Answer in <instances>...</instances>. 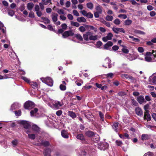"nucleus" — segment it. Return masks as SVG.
<instances>
[{"instance_id": "obj_1", "label": "nucleus", "mask_w": 156, "mask_h": 156, "mask_svg": "<svg viewBox=\"0 0 156 156\" xmlns=\"http://www.w3.org/2000/svg\"><path fill=\"white\" fill-rule=\"evenodd\" d=\"M40 79L43 82L50 86H52L53 85V81L50 77H42Z\"/></svg>"}, {"instance_id": "obj_2", "label": "nucleus", "mask_w": 156, "mask_h": 156, "mask_svg": "<svg viewBox=\"0 0 156 156\" xmlns=\"http://www.w3.org/2000/svg\"><path fill=\"white\" fill-rule=\"evenodd\" d=\"M24 107L25 109H31L35 107V104L31 101H29L24 103Z\"/></svg>"}, {"instance_id": "obj_3", "label": "nucleus", "mask_w": 156, "mask_h": 156, "mask_svg": "<svg viewBox=\"0 0 156 156\" xmlns=\"http://www.w3.org/2000/svg\"><path fill=\"white\" fill-rule=\"evenodd\" d=\"M109 147V144L106 142L100 143L98 147V148L101 150L104 151Z\"/></svg>"}, {"instance_id": "obj_4", "label": "nucleus", "mask_w": 156, "mask_h": 156, "mask_svg": "<svg viewBox=\"0 0 156 156\" xmlns=\"http://www.w3.org/2000/svg\"><path fill=\"white\" fill-rule=\"evenodd\" d=\"M74 34L71 30L66 31L62 34V37L64 38H66L69 36H73Z\"/></svg>"}, {"instance_id": "obj_5", "label": "nucleus", "mask_w": 156, "mask_h": 156, "mask_svg": "<svg viewBox=\"0 0 156 156\" xmlns=\"http://www.w3.org/2000/svg\"><path fill=\"white\" fill-rule=\"evenodd\" d=\"M20 123L22 125L24 128L26 129H30L31 127L30 124L27 121L22 120L20 122Z\"/></svg>"}, {"instance_id": "obj_6", "label": "nucleus", "mask_w": 156, "mask_h": 156, "mask_svg": "<svg viewBox=\"0 0 156 156\" xmlns=\"http://www.w3.org/2000/svg\"><path fill=\"white\" fill-rule=\"evenodd\" d=\"M111 61L109 58H107L105 59V62L103 65V66L105 68H107V66H108L109 68H111L112 67V64L111 63Z\"/></svg>"}, {"instance_id": "obj_7", "label": "nucleus", "mask_w": 156, "mask_h": 156, "mask_svg": "<svg viewBox=\"0 0 156 156\" xmlns=\"http://www.w3.org/2000/svg\"><path fill=\"white\" fill-rule=\"evenodd\" d=\"M61 134L62 136L64 138L68 139L69 137L67 131L65 129H63L61 131Z\"/></svg>"}, {"instance_id": "obj_8", "label": "nucleus", "mask_w": 156, "mask_h": 156, "mask_svg": "<svg viewBox=\"0 0 156 156\" xmlns=\"http://www.w3.org/2000/svg\"><path fill=\"white\" fill-rule=\"evenodd\" d=\"M144 120H147V121L151 120V118L149 113V111H146V112H144Z\"/></svg>"}, {"instance_id": "obj_9", "label": "nucleus", "mask_w": 156, "mask_h": 156, "mask_svg": "<svg viewBox=\"0 0 156 156\" xmlns=\"http://www.w3.org/2000/svg\"><path fill=\"white\" fill-rule=\"evenodd\" d=\"M84 27L86 28L87 30L90 31L91 30H94L95 32H96L97 31V28L94 27V26L90 25H88L85 24L84 25Z\"/></svg>"}, {"instance_id": "obj_10", "label": "nucleus", "mask_w": 156, "mask_h": 156, "mask_svg": "<svg viewBox=\"0 0 156 156\" xmlns=\"http://www.w3.org/2000/svg\"><path fill=\"white\" fill-rule=\"evenodd\" d=\"M136 113L137 115L139 116L142 115H143V111L141 108L139 107H137L135 109Z\"/></svg>"}, {"instance_id": "obj_11", "label": "nucleus", "mask_w": 156, "mask_h": 156, "mask_svg": "<svg viewBox=\"0 0 156 156\" xmlns=\"http://www.w3.org/2000/svg\"><path fill=\"white\" fill-rule=\"evenodd\" d=\"M136 100L140 104H142L144 102H146V101H145L144 96H143L140 95L137 98Z\"/></svg>"}, {"instance_id": "obj_12", "label": "nucleus", "mask_w": 156, "mask_h": 156, "mask_svg": "<svg viewBox=\"0 0 156 156\" xmlns=\"http://www.w3.org/2000/svg\"><path fill=\"white\" fill-rule=\"evenodd\" d=\"M95 134V133L94 132L88 130L85 132V134L88 137H91L93 136Z\"/></svg>"}, {"instance_id": "obj_13", "label": "nucleus", "mask_w": 156, "mask_h": 156, "mask_svg": "<svg viewBox=\"0 0 156 156\" xmlns=\"http://www.w3.org/2000/svg\"><path fill=\"white\" fill-rule=\"evenodd\" d=\"M112 29L113 31L116 34H118L119 31L123 33H124L125 32L124 29L122 28H115L114 27Z\"/></svg>"}, {"instance_id": "obj_14", "label": "nucleus", "mask_w": 156, "mask_h": 156, "mask_svg": "<svg viewBox=\"0 0 156 156\" xmlns=\"http://www.w3.org/2000/svg\"><path fill=\"white\" fill-rule=\"evenodd\" d=\"M119 123L118 122H114L112 126L113 129L116 132H118V129Z\"/></svg>"}, {"instance_id": "obj_15", "label": "nucleus", "mask_w": 156, "mask_h": 156, "mask_svg": "<svg viewBox=\"0 0 156 156\" xmlns=\"http://www.w3.org/2000/svg\"><path fill=\"white\" fill-rule=\"evenodd\" d=\"M76 137L77 139L82 141L85 140V138L83 135L82 134H77Z\"/></svg>"}, {"instance_id": "obj_16", "label": "nucleus", "mask_w": 156, "mask_h": 156, "mask_svg": "<svg viewBox=\"0 0 156 156\" xmlns=\"http://www.w3.org/2000/svg\"><path fill=\"white\" fill-rule=\"evenodd\" d=\"M113 44V43L112 41H108L105 44L104 46V48L105 49H107L109 47L112 46Z\"/></svg>"}, {"instance_id": "obj_17", "label": "nucleus", "mask_w": 156, "mask_h": 156, "mask_svg": "<svg viewBox=\"0 0 156 156\" xmlns=\"http://www.w3.org/2000/svg\"><path fill=\"white\" fill-rule=\"evenodd\" d=\"M32 129L37 133H38L40 131V128L37 125H33L32 126Z\"/></svg>"}, {"instance_id": "obj_18", "label": "nucleus", "mask_w": 156, "mask_h": 156, "mask_svg": "<svg viewBox=\"0 0 156 156\" xmlns=\"http://www.w3.org/2000/svg\"><path fill=\"white\" fill-rule=\"evenodd\" d=\"M41 144L44 147L49 146L50 145V143L48 141L42 140Z\"/></svg>"}, {"instance_id": "obj_19", "label": "nucleus", "mask_w": 156, "mask_h": 156, "mask_svg": "<svg viewBox=\"0 0 156 156\" xmlns=\"http://www.w3.org/2000/svg\"><path fill=\"white\" fill-rule=\"evenodd\" d=\"M51 150L50 148H47L44 150V154L45 156H51Z\"/></svg>"}, {"instance_id": "obj_20", "label": "nucleus", "mask_w": 156, "mask_h": 156, "mask_svg": "<svg viewBox=\"0 0 156 156\" xmlns=\"http://www.w3.org/2000/svg\"><path fill=\"white\" fill-rule=\"evenodd\" d=\"M58 14L57 13H54L52 16V19L53 22H55L58 20Z\"/></svg>"}, {"instance_id": "obj_21", "label": "nucleus", "mask_w": 156, "mask_h": 156, "mask_svg": "<svg viewBox=\"0 0 156 156\" xmlns=\"http://www.w3.org/2000/svg\"><path fill=\"white\" fill-rule=\"evenodd\" d=\"M68 115L73 119H74L76 117V114L73 111H69L68 112Z\"/></svg>"}, {"instance_id": "obj_22", "label": "nucleus", "mask_w": 156, "mask_h": 156, "mask_svg": "<svg viewBox=\"0 0 156 156\" xmlns=\"http://www.w3.org/2000/svg\"><path fill=\"white\" fill-rule=\"evenodd\" d=\"M34 6V4L32 2L27 3V7L28 9L29 10H31Z\"/></svg>"}, {"instance_id": "obj_23", "label": "nucleus", "mask_w": 156, "mask_h": 156, "mask_svg": "<svg viewBox=\"0 0 156 156\" xmlns=\"http://www.w3.org/2000/svg\"><path fill=\"white\" fill-rule=\"evenodd\" d=\"M95 9L97 11V12H99L100 14L102 13V7L100 5H98L96 7Z\"/></svg>"}, {"instance_id": "obj_24", "label": "nucleus", "mask_w": 156, "mask_h": 156, "mask_svg": "<svg viewBox=\"0 0 156 156\" xmlns=\"http://www.w3.org/2000/svg\"><path fill=\"white\" fill-rule=\"evenodd\" d=\"M53 105L56 108L58 109L59 107L61 106L62 105L61 104V102L57 101L53 104Z\"/></svg>"}, {"instance_id": "obj_25", "label": "nucleus", "mask_w": 156, "mask_h": 156, "mask_svg": "<svg viewBox=\"0 0 156 156\" xmlns=\"http://www.w3.org/2000/svg\"><path fill=\"white\" fill-rule=\"evenodd\" d=\"M29 84L34 89L37 88L38 86V84L36 82H30Z\"/></svg>"}, {"instance_id": "obj_26", "label": "nucleus", "mask_w": 156, "mask_h": 156, "mask_svg": "<svg viewBox=\"0 0 156 156\" xmlns=\"http://www.w3.org/2000/svg\"><path fill=\"white\" fill-rule=\"evenodd\" d=\"M74 37H76L77 40L80 41H82L83 40V38L80 34H74Z\"/></svg>"}, {"instance_id": "obj_27", "label": "nucleus", "mask_w": 156, "mask_h": 156, "mask_svg": "<svg viewBox=\"0 0 156 156\" xmlns=\"http://www.w3.org/2000/svg\"><path fill=\"white\" fill-rule=\"evenodd\" d=\"M77 20L79 22H85L86 21V20L83 17H78L77 19Z\"/></svg>"}, {"instance_id": "obj_28", "label": "nucleus", "mask_w": 156, "mask_h": 156, "mask_svg": "<svg viewBox=\"0 0 156 156\" xmlns=\"http://www.w3.org/2000/svg\"><path fill=\"white\" fill-rule=\"evenodd\" d=\"M87 8L90 9H92L94 7V5L91 2H88L86 4Z\"/></svg>"}, {"instance_id": "obj_29", "label": "nucleus", "mask_w": 156, "mask_h": 156, "mask_svg": "<svg viewBox=\"0 0 156 156\" xmlns=\"http://www.w3.org/2000/svg\"><path fill=\"white\" fill-rule=\"evenodd\" d=\"M41 19L43 20V22L44 23H50V20L48 18L45 17H42Z\"/></svg>"}, {"instance_id": "obj_30", "label": "nucleus", "mask_w": 156, "mask_h": 156, "mask_svg": "<svg viewBox=\"0 0 156 156\" xmlns=\"http://www.w3.org/2000/svg\"><path fill=\"white\" fill-rule=\"evenodd\" d=\"M97 37L98 36L97 35L94 36L91 35L90 36L89 39L90 40L95 41L97 39Z\"/></svg>"}, {"instance_id": "obj_31", "label": "nucleus", "mask_w": 156, "mask_h": 156, "mask_svg": "<svg viewBox=\"0 0 156 156\" xmlns=\"http://www.w3.org/2000/svg\"><path fill=\"white\" fill-rule=\"evenodd\" d=\"M37 111L38 109L36 108H35L34 110H32L30 112L31 116H33L37 112Z\"/></svg>"}, {"instance_id": "obj_32", "label": "nucleus", "mask_w": 156, "mask_h": 156, "mask_svg": "<svg viewBox=\"0 0 156 156\" xmlns=\"http://www.w3.org/2000/svg\"><path fill=\"white\" fill-rule=\"evenodd\" d=\"M148 139V136L147 134H143L141 136V139L143 141L146 140Z\"/></svg>"}, {"instance_id": "obj_33", "label": "nucleus", "mask_w": 156, "mask_h": 156, "mask_svg": "<svg viewBox=\"0 0 156 156\" xmlns=\"http://www.w3.org/2000/svg\"><path fill=\"white\" fill-rule=\"evenodd\" d=\"M132 23V21L130 20H125L124 25H129Z\"/></svg>"}, {"instance_id": "obj_34", "label": "nucleus", "mask_w": 156, "mask_h": 156, "mask_svg": "<svg viewBox=\"0 0 156 156\" xmlns=\"http://www.w3.org/2000/svg\"><path fill=\"white\" fill-rule=\"evenodd\" d=\"M99 115L101 119V120L102 121H104V115L102 112L101 111L99 112Z\"/></svg>"}, {"instance_id": "obj_35", "label": "nucleus", "mask_w": 156, "mask_h": 156, "mask_svg": "<svg viewBox=\"0 0 156 156\" xmlns=\"http://www.w3.org/2000/svg\"><path fill=\"white\" fill-rule=\"evenodd\" d=\"M105 19L108 21H112L113 19V17L112 16L107 15Z\"/></svg>"}, {"instance_id": "obj_36", "label": "nucleus", "mask_w": 156, "mask_h": 156, "mask_svg": "<svg viewBox=\"0 0 156 156\" xmlns=\"http://www.w3.org/2000/svg\"><path fill=\"white\" fill-rule=\"evenodd\" d=\"M113 37V34L111 33H108L106 36V38L108 40H111L112 37Z\"/></svg>"}, {"instance_id": "obj_37", "label": "nucleus", "mask_w": 156, "mask_h": 156, "mask_svg": "<svg viewBox=\"0 0 156 156\" xmlns=\"http://www.w3.org/2000/svg\"><path fill=\"white\" fill-rule=\"evenodd\" d=\"M28 138L32 140H34L35 139L36 136L35 134H28Z\"/></svg>"}, {"instance_id": "obj_38", "label": "nucleus", "mask_w": 156, "mask_h": 156, "mask_svg": "<svg viewBox=\"0 0 156 156\" xmlns=\"http://www.w3.org/2000/svg\"><path fill=\"white\" fill-rule=\"evenodd\" d=\"M120 21L119 19H116L113 21V23L116 25H119L120 24Z\"/></svg>"}, {"instance_id": "obj_39", "label": "nucleus", "mask_w": 156, "mask_h": 156, "mask_svg": "<svg viewBox=\"0 0 156 156\" xmlns=\"http://www.w3.org/2000/svg\"><path fill=\"white\" fill-rule=\"evenodd\" d=\"M60 89L62 91H64L66 90V85L63 84H60L59 86Z\"/></svg>"}, {"instance_id": "obj_40", "label": "nucleus", "mask_w": 156, "mask_h": 156, "mask_svg": "<svg viewBox=\"0 0 156 156\" xmlns=\"http://www.w3.org/2000/svg\"><path fill=\"white\" fill-rule=\"evenodd\" d=\"M115 142L116 145L118 146H121V145L122 144V142L119 140H116Z\"/></svg>"}, {"instance_id": "obj_41", "label": "nucleus", "mask_w": 156, "mask_h": 156, "mask_svg": "<svg viewBox=\"0 0 156 156\" xmlns=\"http://www.w3.org/2000/svg\"><path fill=\"white\" fill-rule=\"evenodd\" d=\"M22 79L24 81L27 82L28 83H30V80L27 78V77L24 76H22Z\"/></svg>"}, {"instance_id": "obj_42", "label": "nucleus", "mask_w": 156, "mask_h": 156, "mask_svg": "<svg viewBox=\"0 0 156 156\" xmlns=\"http://www.w3.org/2000/svg\"><path fill=\"white\" fill-rule=\"evenodd\" d=\"M118 17L120 18H123V19H126L127 18V16L126 15L124 14H120L118 16Z\"/></svg>"}, {"instance_id": "obj_43", "label": "nucleus", "mask_w": 156, "mask_h": 156, "mask_svg": "<svg viewBox=\"0 0 156 156\" xmlns=\"http://www.w3.org/2000/svg\"><path fill=\"white\" fill-rule=\"evenodd\" d=\"M135 32L136 33L140 34L142 35H144L145 34V33L144 32L138 30H135Z\"/></svg>"}, {"instance_id": "obj_44", "label": "nucleus", "mask_w": 156, "mask_h": 156, "mask_svg": "<svg viewBox=\"0 0 156 156\" xmlns=\"http://www.w3.org/2000/svg\"><path fill=\"white\" fill-rule=\"evenodd\" d=\"M11 76V73L5 74L4 75V76H2L3 77L2 79H7L9 78Z\"/></svg>"}, {"instance_id": "obj_45", "label": "nucleus", "mask_w": 156, "mask_h": 156, "mask_svg": "<svg viewBox=\"0 0 156 156\" xmlns=\"http://www.w3.org/2000/svg\"><path fill=\"white\" fill-rule=\"evenodd\" d=\"M131 100L132 103L134 105L136 106H138V104L136 101L133 99H132Z\"/></svg>"}, {"instance_id": "obj_46", "label": "nucleus", "mask_w": 156, "mask_h": 156, "mask_svg": "<svg viewBox=\"0 0 156 156\" xmlns=\"http://www.w3.org/2000/svg\"><path fill=\"white\" fill-rule=\"evenodd\" d=\"M83 37L85 41H87L89 40L88 36L86 34L83 35Z\"/></svg>"}, {"instance_id": "obj_47", "label": "nucleus", "mask_w": 156, "mask_h": 156, "mask_svg": "<svg viewBox=\"0 0 156 156\" xmlns=\"http://www.w3.org/2000/svg\"><path fill=\"white\" fill-rule=\"evenodd\" d=\"M29 16L30 18H34L35 17L34 13L32 11L30 12L29 13Z\"/></svg>"}, {"instance_id": "obj_48", "label": "nucleus", "mask_w": 156, "mask_h": 156, "mask_svg": "<svg viewBox=\"0 0 156 156\" xmlns=\"http://www.w3.org/2000/svg\"><path fill=\"white\" fill-rule=\"evenodd\" d=\"M57 12L59 14H64V10L62 9H58V11H57Z\"/></svg>"}, {"instance_id": "obj_49", "label": "nucleus", "mask_w": 156, "mask_h": 156, "mask_svg": "<svg viewBox=\"0 0 156 156\" xmlns=\"http://www.w3.org/2000/svg\"><path fill=\"white\" fill-rule=\"evenodd\" d=\"M71 24L73 26L76 27H79L80 26L79 23L76 22H72L71 23Z\"/></svg>"}, {"instance_id": "obj_50", "label": "nucleus", "mask_w": 156, "mask_h": 156, "mask_svg": "<svg viewBox=\"0 0 156 156\" xmlns=\"http://www.w3.org/2000/svg\"><path fill=\"white\" fill-rule=\"evenodd\" d=\"M61 27H62V29L64 30L66 29L67 27V26L66 23H63L61 25Z\"/></svg>"}, {"instance_id": "obj_51", "label": "nucleus", "mask_w": 156, "mask_h": 156, "mask_svg": "<svg viewBox=\"0 0 156 156\" xmlns=\"http://www.w3.org/2000/svg\"><path fill=\"white\" fill-rule=\"evenodd\" d=\"M145 60L147 62H150L151 61L152 59L150 57L146 56L145 58Z\"/></svg>"}, {"instance_id": "obj_52", "label": "nucleus", "mask_w": 156, "mask_h": 156, "mask_svg": "<svg viewBox=\"0 0 156 156\" xmlns=\"http://www.w3.org/2000/svg\"><path fill=\"white\" fill-rule=\"evenodd\" d=\"M85 27H84L83 26H80L79 28V30L81 32H83L85 31L86 29L85 28Z\"/></svg>"}, {"instance_id": "obj_53", "label": "nucleus", "mask_w": 156, "mask_h": 156, "mask_svg": "<svg viewBox=\"0 0 156 156\" xmlns=\"http://www.w3.org/2000/svg\"><path fill=\"white\" fill-rule=\"evenodd\" d=\"M86 16L88 18H93V15L91 12H89L87 13V14Z\"/></svg>"}, {"instance_id": "obj_54", "label": "nucleus", "mask_w": 156, "mask_h": 156, "mask_svg": "<svg viewBox=\"0 0 156 156\" xmlns=\"http://www.w3.org/2000/svg\"><path fill=\"white\" fill-rule=\"evenodd\" d=\"M103 23L104 24H105L108 27H110L111 25L109 23L107 22L104 20H103Z\"/></svg>"}, {"instance_id": "obj_55", "label": "nucleus", "mask_w": 156, "mask_h": 156, "mask_svg": "<svg viewBox=\"0 0 156 156\" xmlns=\"http://www.w3.org/2000/svg\"><path fill=\"white\" fill-rule=\"evenodd\" d=\"M8 14L9 16H12L14 14V12L13 10H9L8 12Z\"/></svg>"}, {"instance_id": "obj_56", "label": "nucleus", "mask_w": 156, "mask_h": 156, "mask_svg": "<svg viewBox=\"0 0 156 156\" xmlns=\"http://www.w3.org/2000/svg\"><path fill=\"white\" fill-rule=\"evenodd\" d=\"M15 115L17 116H20L21 115V112L20 110H19L18 111H16L15 112Z\"/></svg>"}, {"instance_id": "obj_57", "label": "nucleus", "mask_w": 156, "mask_h": 156, "mask_svg": "<svg viewBox=\"0 0 156 156\" xmlns=\"http://www.w3.org/2000/svg\"><path fill=\"white\" fill-rule=\"evenodd\" d=\"M113 75V74L112 73H109L108 74H106L105 76H106V77L108 78H112V76Z\"/></svg>"}, {"instance_id": "obj_58", "label": "nucleus", "mask_w": 156, "mask_h": 156, "mask_svg": "<svg viewBox=\"0 0 156 156\" xmlns=\"http://www.w3.org/2000/svg\"><path fill=\"white\" fill-rule=\"evenodd\" d=\"M62 113V110H59L57 111L56 112V114L58 116H60Z\"/></svg>"}, {"instance_id": "obj_59", "label": "nucleus", "mask_w": 156, "mask_h": 156, "mask_svg": "<svg viewBox=\"0 0 156 156\" xmlns=\"http://www.w3.org/2000/svg\"><path fill=\"white\" fill-rule=\"evenodd\" d=\"M73 13L74 15L76 16H79V12L77 10H74L73 11Z\"/></svg>"}, {"instance_id": "obj_60", "label": "nucleus", "mask_w": 156, "mask_h": 156, "mask_svg": "<svg viewBox=\"0 0 156 156\" xmlns=\"http://www.w3.org/2000/svg\"><path fill=\"white\" fill-rule=\"evenodd\" d=\"M128 79H129L131 80V82H134L136 81L134 77H133L132 76L130 75V76H129V77Z\"/></svg>"}, {"instance_id": "obj_61", "label": "nucleus", "mask_w": 156, "mask_h": 156, "mask_svg": "<svg viewBox=\"0 0 156 156\" xmlns=\"http://www.w3.org/2000/svg\"><path fill=\"white\" fill-rule=\"evenodd\" d=\"M122 51L125 54H127L129 52V50L128 49L125 48H122Z\"/></svg>"}, {"instance_id": "obj_62", "label": "nucleus", "mask_w": 156, "mask_h": 156, "mask_svg": "<svg viewBox=\"0 0 156 156\" xmlns=\"http://www.w3.org/2000/svg\"><path fill=\"white\" fill-rule=\"evenodd\" d=\"M12 143L13 146H16L18 144V141L16 140H15L12 142Z\"/></svg>"}, {"instance_id": "obj_63", "label": "nucleus", "mask_w": 156, "mask_h": 156, "mask_svg": "<svg viewBox=\"0 0 156 156\" xmlns=\"http://www.w3.org/2000/svg\"><path fill=\"white\" fill-rule=\"evenodd\" d=\"M138 51L140 53H142L144 51V49L142 47H139L138 48Z\"/></svg>"}, {"instance_id": "obj_64", "label": "nucleus", "mask_w": 156, "mask_h": 156, "mask_svg": "<svg viewBox=\"0 0 156 156\" xmlns=\"http://www.w3.org/2000/svg\"><path fill=\"white\" fill-rule=\"evenodd\" d=\"M67 17H68V18L69 20H73V15L72 14H68L67 15Z\"/></svg>"}]
</instances>
